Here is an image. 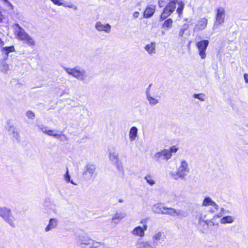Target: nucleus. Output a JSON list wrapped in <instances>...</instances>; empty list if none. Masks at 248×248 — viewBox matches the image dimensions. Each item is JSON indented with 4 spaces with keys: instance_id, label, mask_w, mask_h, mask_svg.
I'll use <instances>...</instances> for the list:
<instances>
[{
    "instance_id": "1",
    "label": "nucleus",
    "mask_w": 248,
    "mask_h": 248,
    "mask_svg": "<svg viewBox=\"0 0 248 248\" xmlns=\"http://www.w3.org/2000/svg\"><path fill=\"white\" fill-rule=\"evenodd\" d=\"M14 34L16 38L23 44L31 47L36 45L34 39L30 36L18 24L14 25Z\"/></svg>"
},
{
    "instance_id": "2",
    "label": "nucleus",
    "mask_w": 248,
    "mask_h": 248,
    "mask_svg": "<svg viewBox=\"0 0 248 248\" xmlns=\"http://www.w3.org/2000/svg\"><path fill=\"white\" fill-rule=\"evenodd\" d=\"M190 171L187 162L185 160H182L178 165L176 171H171L170 177L175 180H184Z\"/></svg>"
},
{
    "instance_id": "3",
    "label": "nucleus",
    "mask_w": 248,
    "mask_h": 248,
    "mask_svg": "<svg viewBox=\"0 0 248 248\" xmlns=\"http://www.w3.org/2000/svg\"><path fill=\"white\" fill-rule=\"evenodd\" d=\"M63 69L68 75L78 80L85 81L88 78L86 71L80 66H76L73 68L64 67Z\"/></svg>"
},
{
    "instance_id": "4",
    "label": "nucleus",
    "mask_w": 248,
    "mask_h": 248,
    "mask_svg": "<svg viewBox=\"0 0 248 248\" xmlns=\"http://www.w3.org/2000/svg\"><path fill=\"white\" fill-rule=\"evenodd\" d=\"M97 175L96 168L95 165L91 163L87 164L84 167L82 172L84 179L89 181L92 178H95Z\"/></svg>"
},
{
    "instance_id": "5",
    "label": "nucleus",
    "mask_w": 248,
    "mask_h": 248,
    "mask_svg": "<svg viewBox=\"0 0 248 248\" xmlns=\"http://www.w3.org/2000/svg\"><path fill=\"white\" fill-rule=\"evenodd\" d=\"M0 216L11 227H15V218L10 209L3 207L0 211Z\"/></svg>"
},
{
    "instance_id": "6",
    "label": "nucleus",
    "mask_w": 248,
    "mask_h": 248,
    "mask_svg": "<svg viewBox=\"0 0 248 248\" xmlns=\"http://www.w3.org/2000/svg\"><path fill=\"white\" fill-rule=\"evenodd\" d=\"M164 215H168L172 217H177L179 218H182L186 217V213L181 209H176L172 207H166Z\"/></svg>"
},
{
    "instance_id": "7",
    "label": "nucleus",
    "mask_w": 248,
    "mask_h": 248,
    "mask_svg": "<svg viewBox=\"0 0 248 248\" xmlns=\"http://www.w3.org/2000/svg\"><path fill=\"white\" fill-rule=\"evenodd\" d=\"M175 3L174 1H170L166 6L160 16V21L167 18L175 10Z\"/></svg>"
},
{
    "instance_id": "8",
    "label": "nucleus",
    "mask_w": 248,
    "mask_h": 248,
    "mask_svg": "<svg viewBox=\"0 0 248 248\" xmlns=\"http://www.w3.org/2000/svg\"><path fill=\"white\" fill-rule=\"evenodd\" d=\"M171 156L172 154H170L168 149H164L155 154L153 157L156 161L161 162L163 160H168Z\"/></svg>"
},
{
    "instance_id": "9",
    "label": "nucleus",
    "mask_w": 248,
    "mask_h": 248,
    "mask_svg": "<svg viewBox=\"0 0 248 248\" xmlns=\"http://www.w3.org/2000/svg\"><path fill=\"white\" fill-rule=\"evenodd\" d=\"M226 17L225 10L223 7H219L216 10V21L215 25H218L222 24Z\"/></svg>"
},
{
    "instance_id": "10",
    "label": "nucleus",
    "mask_w": 248,
    "mask_h": 248,
    "mask_svg": "<svg viewBox=\"0 0 248 248\" xmlns=\"http://www.w3.org/2000/svg\"><path fill=\"white\" fill-rule=\"evenodd\" d=\"M209 45V41L207 40H204L197 43L196 46L198 49L199 54L202 59L206 58V50Z\"/></svg>"
},
{
    "instance_id": "11",
    "label": "nucleus",
    "mask_w": 248,
    "mask_h": 248,
    "mask_svg": "<svg viewBox=\"0 0 248 248\" xmlns=\"http://www.w3.org/2000/svg\"><path fill=\"white\" fill-rule=\"evenodd\" d=\"M166 239V235L163 232H158L154 234L152 237V240L154 246H156L159 244L164 241Z\"/></svg>"
},
{
    "instance_id": "12",
    "label": "nucleus",
    "mask_w": 248,
    "mask_h": 248,
    "mask_svg": "<svg viewBox=\"0 0 248 248\" xmlns=\"http://www.w3.org/2000/svg\"><path fill=\"white\" fill-rule=\"evenodd\" d=\"M95 29L98 31H104L108 33L111 31V26L109 24H103L101 22L98 21L95 23Z\"/></svg>"
},
{
    "instance_id": "13",
    "label": "nucleus",
    "mask_w": 248,
    "mask_h": 248,
    "mask_svg": "<svg viewBox=\"0 0 248 248\" xmlns=\"http://www.w3.org/2000/svg\"><path fill=\"white\" fill-rule=\"evenodd\" d=\"M147 229V226L143 225V227L138 226L135 227L132 232V233L137 236L143 237L145 235V231Z\"/></svg>"
},
{
    "instance_id": "14",
    "label": "nucleus",
    "mask_w": 248,
    "mask_h": 248,
    "mask_svg": "<svg viewBox=\"0 0 248 248\" xmlns=\"http://www.w3.org/2000/svg\"><path fill=\"white\" fill-rule=\"evenodd\" d=\"M77 241L80 245H86L90 247L93 239L89 237L86 234H81L78 237Z\"/></svg>"
},
{
    "instance_id": "15",
    "label": "nucleus",
    "mask_w": 248,
    "mask_h": 248,
    "mask_svg": "<svg viewBox=\"0 0 248 248\" xmlns=\"http://www.w3.org/2000/svg\"><path fill=\"white\" fill-rule=\"evenodd\" d=\"M152 84H150L149 87L146 90V99L149 102L150 106H155L159 103V100L154 97H153L150 93V88Z\"/></svg>"
},
{
    "instance_id": "16",
    "label": "nucleus",
    "mask_w": 248,
    "mask_h": 248,
    "mask_svg": "<svg viewBox=\"0 0 248 248\" xmlns=\"http://www.w3.org/2000/svg\"><path fill=\"white\" fill-rule=\"evenodd\" d=\"M207 22L208 20L205 18H202L198 20L194 28V31H198L204 29L207 26Z\"/></svg>"
},
{
    "instance_id": "17",
    "label": "nucleus",
    "mask_w": 248,
    "mask_h": 248,
    "mask_svg": "<svg viewBox=\"0 0 248 248\" xmlns=\"http://www.w3.org/2000/svg\"><path fill=\"white\" fill-rule=\"evenodd\" d=\"M166 207L163 206L162 203H157L152 206V210L155 214L164 215L165 210H166Z\"/></svg>"
},
{
    "instance_id": "18",
    "label": "nucleus",
    "mask_w": 248,
    "mask_h": 248,
    "mask_svg": "<svg viewBox=\"0 0 248 248\" xmlns=\"http://www.w3.org/2000/svg\"><path fill=\"white\" fill-rule=\"evenodd\" d=\"M155 48L156 43L155 42H151L150 44H147L144 47V49L150 56H152L155 54Z\"/></svg>"
},
{
    "instance_id": "19",
    "label": "nucleus",
    "mask_w": 248,
    "mask_h": 248,
    "mask_svg": "<svg viewBox=\"0 0 248 248\" xmlns=\"http://www.w3.org/2000/svg\"><path fill=\"white\" fill-rule=\"evenodd\" d=\"M75 114L79 116V119H81L85 113H88L89 110L87 108L83 106H79L75 108Z\"/></svg>"
},
{
    "instance_id": "20",
    "label": "nucleus",
    "mask_w": 248,
    "mask_h": 248,
    "mask_svg": "<svg viewBox=\"0 0 248 248\" xmlns=\"http://www.w3.org/2000/svg\"><path fill=\"white\" fill-rule=\"evenodd\" d=\"M136 248H155L150 242L139 240L136 243Z\"/></svg>"
},
{
    "instance_id": "21",
    "label": "nucleus",
    "mask_w": 248,
    "mask_h": 248,
    "mask_svg": "<svg viewBox=\"0 0 248 248\" xmlns=\"http://www.w3.org/2000/svg\"><path fill=\"white\" fill-rule=\"evenodd\" d=\"M155 11V6L151 5L146 7L144 11L143 16L145 18L151 17L154 14Z\"/></svg>"
},
{
    "instance_id": "22",
    "label": "nucleus",
    "mask_w": 248,
    "mask_h": 248,
    "mask_svg": "<svg viewBox=\"0 0 248 248\" xmlns=\"http://www.w3.org/2000/svg\"><path fill=\"white\" fill-rule=\"evenodd\" d=\"M63 0H51V1L55 5L58 6H63L64 7H68L70 8H73L75 10H77L78 8L76 6L73 5L71 3L66 4L62 2Z\"/></svg>"
},
{
    "instance_id": "23",
    "label": "nucleus",
    "mask_w": 248,
    "mask_h": 248,
    "mask_svg": "<svg viewBox=\"0 0 248 248\" xmlns=\"http://www.w3.org/2000/svg\"><path fill=\"white\" fill-rule=\"evenodd\" d=\"M58 225V220L56 218H50L48 224L45 228L46 232H48L52 229L55 228Z\"/></svg>"
},
{
    "instance_id": "24",
    "label": "nucleus",
    "mask_w": 248,
    "mask_h": 248,
    "mask_svg": "<svg viewBox=\"0 0 248 248\" xmlns=\"http://www.w3.org/2000/svg\"><path fill=\"white\" fill-rule=\"evenodd\" d=\"M138 129L136 126H132L129 131V137L131 141H134L138 136Z\"/></svg>"
},
{
    "instance_id": "25",
    "label": "nucleus",
    "mask_w": 248,
    "mask_h": 248,
    "mask_svg": "<svg viewBox=\"0 0 248 248\" xmlns=\"http://www.w3.org/2000/svg\"><path fill=\"white\" fill-rule=\"evenodd\" d=\"M8 131L9 132L12 133V136L16 140H18L19 138V134L17 131L16 127L13 125L8 124Z\"/></svg>"
},
{
    "instance_id": "26",
    "label": "nucleus",
    "mask_w": 248,
    "mask_h": 248,
    "mask_svg": "<svg viewBox=\"0 0 248 248\" xmlns=\"http://www.w3.org/2000/svg\"><path fill=\"white\" fill-rule=\"evenodd\" d=\"M90 247L92 248H107V246L105 243L97 242L94 240H93Z\"/></svg>"
},
{
    "instance_id": "27",
    "label": "nucleus",
    "mask_w": 248,
    "mask_h": 248,
    "mask_svg": "<svg viewBox=\"0 0 248 248\" xmlns=\"http://www.w3.org/2000/svg\"><path fill=\"white\" fill-rule=\"evenodd\" d=\"M109 158L111 161L115 164L118 163V155L115 151H111L109 154Z\"/></svg>"
},
{
    "instance_id": "28",
    "label": "nucleus",
    "mask_w": 248,
    "mask_h": 248,
    "mask_svg": "<svg viewBox=\"0 0 248 248\" xmlns=\"http://www.w3.org/2000/svg\"><path fill=\"white\" fill-rule=\"evenodd\" d=\"M172 20L171 18H169L164 21L162 26V28L165 29L166 30H168L172 27Z\"/></svg>"
},
{
    "instance_id": "29",
    "label": "nucleus",
    "mask_w": 248,
    "mask_h": 248,
    "mask_svg": "<svg viewBox=\"0 0 248 248\" xmlns=\"http://www.w3.org/2000/svg\"><path fill=\"white\" fill-rule=\"evenodd\" d=\"M1 51L6 56H8L9 53L15 51V49L14 46H6L2 47Z\"/></svg>"
},
{
    "instance_id": "30",
    "label": "nucleus",
    "mask_w": 248,
    "mask_h": 248,
    "mask_svg": "<svg viewBox=\"0 0 248 248\" xmlns=\"http://www.w3.org/2000/svg\"><path fill=\"white\" fill-rule=\"evenodd\" d=\"M9 65L6 63L5 62L2 61L0 63V71L4 73H7L9 71Z\"/></svg>"
},
{
    "instance_id": "31",
    "label": "nucleus",
    "mask_w": 248,
    "mask_h": 248,
    "mask_svg": "<svg viewBox=\"0 0 248 248\" xmlns=\"http://www.w3.org/2000/svg\"><path fill=\"white\" fill-rule=\"evenodd\" d=\"M234 221V218L232 216H226L223 217L220 220L222 224L231 223Z\"/></svg>"
},
{
    "instance_id": "32",
    "label": "nucleus",
    "mask_w": 248,
    "mask_h": 248,
    "mask_svg": "<svg viewBox=\"0 0 248 248\" xmlns=\"http://www.w3.org/2000/svg\"><path fill=\"white\" fill-rule=\"evenodd\" d=\"M214 201L209 197H205L203 201L202 205L203 206H207L209 205L212 206Z\"/></svg>"
},
{
    "instance_id": "33",
    "label": "nucleus",
    "mask_w": 248,
    "mask_h": 248,
    "mask_svg": "<svg viewBox=\"0 0 248 248\" xmlns=\"http://www.w3.org/2000/svg\"><path fill=\"white\" fill-rule=\"evenodd\" d=\"M55 130L47 129L46 134L48 136L54 137L56 138L59 139L61 137V135L59 134L55 133Z\"/></svg>"
},
{
    "instance_id": "34",
    "label": "nucleus",
    "mask_w": 248,
    "mask_h": 248,
    "mask_svg": "<svg viewBox=\"0 0 248 248\" xmlns=\"http://www.w3.org/2000/svg\"><path fill=\"white\" fill-rule=\"evenodd\" d=\"M125 217V214L123 213H117L113 216V220L117 219L120 220Z\"/></svg>"
},
{
    "instance_id": "35",
    "label": "nucleus",
    "mask_w": 248,
    "mask_h": 248,
    "mask_svg": "<svg viewBox=\"0 0 248 248\" xmlns=\"http://www.w3.org/2000/svg\"><path fill=\"white\" fill-rule=\"evenodd\" d=\"M178 4L179 5V7L177 9V12L178 13V14H179V15L180 16V15L182 14V11L184 9V4L182 1H180L178 2Z\"/></svg>"
},
{
    "instance_id": "36",
    "label": "nucleus",
    "mask_w": 248,
    "mask_h": 248,
    "mask_svg": "<svg viewBox=\"0 0 248 248\" xmlns=\"http://www.w3.org/2000/svg\"><path fill=\"white\" fill-rule=\"evenodd\" d=\"M193 97L198 99L200 101H203L205 99L206 95L203 93L194 94Z\"/></svg>"
},
{
    "instance_id": "37",
    "label": "nucleus",
    "mask_w": 248,
    "mask_h": 248,
    "mask_svg": "<svg viewBox=\"0 0 248 248\" xmlns=\"http://www.w3.org/2000/svg\"><path fill=\"white\" fill-rule=\"evenodd\" d=\"M144 179L146 180V182L152 186L155 184V180L150 175H146Z\"/></svg>"
},
{
    "instance_id": "38",
    "label": "nucleus",
    "mask_w": 248,
    "mask_h": 248,
    "mask_svg": "<svg viewBox=\"0 0 248 248\" xmlns=\"http://www.w3.org/2000/svg\"><path fill=\"white\" fill-rule=\"evenodd\" d=\"M36 126L40 131L42 132L45 134L46 133L48 129V127L44 125L43 124H37Z\"/></svg>"
},
{
    "instance_id": "39",
    "label": "nucleus",
    "mask_w": 248,
    "mask_h": 248,
    "mask_svg": "<svg viewBox=\"0 0 248 248\" xmlns=\"http://www.w3.org/2000/svg\"><path fill=\"white\" fill-rule=\"evenodd\" d=\"M188 28V25L186 24H184L183 26V27L181 28L180 30V31H179V36H182L184 34L185 31H186Z\"/></svg>"
},
{
    "instance_id": "40",
    "label": "nucleus",
    "mask_w": 248,
    "mask_h": 248,
    "mask_svg": "<svg viewBox=\"0 0 248 248\" xmlns=\"http://www.w3.org/2000/svg\"><path fill=\"white\" fill-rule=\"evenodd\" d=\"M26 116L31 119H33L35 117V114L31 110H28L26 113Z\"/></svg>"
},
{
    "instance_id": "41",
    "label": "nucleus",
    "mask_w": 248,
    "mask_h": 248,
    "mask_svg": "<svg viewBox=\"0 0 248 248\" xmlns=\"http://www.w3.org/2000/svg\"><path fill=\"white\" fill-rule=\"evenodd\" d=\"M4 3L9 7L11 10H13L14 8V6L11 4V3L8 0H1Z\"/></svg>"
},
{
    "instance_id": "42",
    "label": "nucleus",
    "mask_w": 248,
    "mask_h": 248,
    "mask_svg": "<svg viewBox=\"0 0 248 248\" xmlns=\"http://www.w3.org/2000/svg\"><path fill=\"white\" fill-rule=\"evenodd\" d=\"M65 180L68 182H71L72 184H74L75 185H76V184H75L72 180H70V176L68 174V170L67 171L66 173L64 175Z\"/></svg>"
},
{
    "instance_id": "43",
    "label": "nucleus",
    "mask_w": 248,
    "mask_h": 248,
    "mask_svg": "<svg viewBox=\"0 0 248 248\" xmlns=\"http://www.w3.org/2000/svg\"><path fill=\"white\" fill-rule=\"evenodd\" d=\"M3 9L0 7V23L1 22L4 18V15L3 14Z\"/></svg>"
},
{
    "instance_id": "44",
    "label": "nucleus",
    "mask_w": 248,
    "mask_h": 248,
    "mask_svg": "<svg viewBox=\"0 0 248 248\" xmlns=\"http://www.w3.org/2000/svg\"><path fill=\"white\" fill-rule=\"evenodd\" d=\"M169 152H170V154H171L172 153H176L178 151V148L175 147V146H173L170 148V150L168 149Z\"/></svg>"
},
{
    "instance_id": "45",
    "label": "nucleus",
    "mask_w": 248,
    "mask_h": 248,
    "mask_svg": "<svg viewBox=\"0 0 248 248\" xmlns=\"http://www.w3.org/2000/svg\"><path fill=\"white\" fill-rule=\"evenodd\" d=\"M140 15V13L139 12H135L133 14V16L134 18H138Z\"/></svg>"
},
{
    "instance_id": "46",
    "label": "nucleus",
    "mask_w": 248,
    "mask_h": 248,
    "mask_svg": "<svg viewBox=\"0 0 248 248\" xmlns=\"http://www.w3.org/2000/svg\"><path fill=\"white\" fill-rule=\"evenodd\" d=\"M244 78L246 83H248V74H245L244 75Z\"/></svg>"
},
{
    "instance_id": "47",
    "label": "nucleus",
    "mask_w": 248,
    "mask_h": 248,
    "mask_svg": "<svg viewBox=\"0 0 248 248\" xmlns=\"http://www.w3.org/2000/svg\"><path fill=\"white\" fill-rule=\"evenodd\" d=\"M212 206L214 207L216 209H218V205L215 202H214Z\"/></svg>"
},
{
    "instance_id": "48",
    "label": "nucleus",
    "mask_w": 248,
    "mask_h": 248,
    "mask_svg": "<svg viewBox=\"0 0 248 248\" xmlns=\"http://www.w3.org/2000/svg\"><path fill=\"white\" fill-rule=\"evenodd\" d=\"M120 220L117 219H115V220H113V217L112 218V222L115 223V224H117L119 223Z\"/></svg>"
},
{
    "instance_id": "49",
    "label": "nucleus",
    "mask_w": 248,
    "mask_h": 248,
    "mask_svg": "<svg viewBox=\"0 0 248 248\" xmlns=\"http://www.w3.org/2000/svg\"><path fill=\"white\" fill-rule=\"evenodd\" d=\"M4 45V42L1 40V39L0 38V46L2 47Z\"/></svg>"
},
{
    "instance_id": "50",
    "label": "nucleus",
    "mask_w": 248,
    "mask_h": 248,
    "mask_svg": "<svg viewBox=\"0 0 248 248\" xmlns=\"http://www.w3.org/2000/svg\"><path fill=\"white\" fill-rule=\"evenodd\" d=\"M222 214L221 213H219L218 215H217V217H221L222 216Z\"/></svg>"
},
{
    "instance_id": "51",
    "label": "nucleus",
    "mask_w": 248,
    "mask_h": 248,
    "mask_svg": "<svg viewBox=\"0 0 248 248\" xmlns=\"http://www.w3.org/2000/svg\"><path fill=\"white\" fill-rule=\"evenodd\" d=\"M224 210H224V209L223 208H222L221 209V212H224Z\"/></svg>"
},
{
    "instance_id": "52",
    "label": "nucleus",
    "mask_w": 248,
    "mask_h": 248,
    "mask_svg": "<svg viewBox=\"0 0 248 248\" xmlns=\"http://www.w3.org/2000/svg\"><path fill=\"white\" fill-rule=\"evenodd\" d=\"M178 0H170V1H174L175 3H176V2H177Z\"/></svg>"
},
{
    "instance_id": "53",
    "label": "nucleus",
    "mask_w": 248,
    "mask_h": 248,
    "mask_svg": "<svg viewBox=\"0 0 248 248\" xmlns=\"http://www.w3.org/2000/svg\"><path fill=\"white\" fill-rule=\"evenodd\" d=\"M144 222H145V221H144V220H142L141 221V222H140V223H144Z\"/></svg>"
},
{
    "instance_id": "54",
    "label": "nucleus",
    "mask_w": 248,
    "mask_h": 248,
    "mask_svg": "<svg viewBox=\"0 0 248 248\" xmlns=\"http://www.w3.org/2000/svg\"><path fill=\"white\" fill-rule=\"evenodd\" d=\"M119 202H122V200H120L119 201Z\"/></svg>"
}]
</instances>
